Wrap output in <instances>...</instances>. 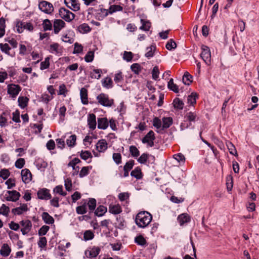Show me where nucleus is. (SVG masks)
I'll use <instances>...</instances> for the list:
<instances>
[{"instance_id":"473e14b6","label":"nucleus","mask_w":259,"mask_h":259,"mask_svg":"<svg viewBox=\"0 0 259 259\" xmlns=\"http://www.w3.org/2000/svg\"><path fill=\"white\" fill-rule=\"evenodd\" d=\"M107 211V208L103 205L99 206L95 210V213L98 217L102 216Z\"/></svg>"},{"instance_id":"6e6d98bb","label":"nucleus","mask_w":259,"mask_h":259,"mask_svg":"<svg viewBox=\"0 0 259 259\" xmlns=\"http://www.w3.org/2000/svg\"><path fill=\"white\" fill-rule=\"evenodd\" d=\"M177 47L176 42L172 39H170L166 45V48L168 50H171Z\"/></svg>"},{"instance_id":"9b49d317","label":"nucleus","mask_w":259,"mask_h":259,"mask_svg":"<svg viewBox=\"0 0 259 259\" xmlns=\"http://www.w3.org/2000/svg\"><path fill=\"white\" fill-rule=\"evenodd\" d=\"M37 197L40 199L49 200L51 198L49 190L42 188L39 190L37 193Z\"/></svg>"},{"instance_id":"603ef678","label":"nucleus","mask_w":259,"mask_h":259,"mask_svg":"<svg viewBox=\"0 0 259 259\" xmlns=\"http://www.w3.org/2000/svg\"><path fill=\"white\" fill-rule=\"evenodd\" d=\"M10 212V208L5 204H2L0 208V213L5 216H8Z\"/></svg>"},{"instance_id":"680f3d73","label":"nucleus","mask_w":259,"mask_h":259,"mask_svg":"<svg viewBox=\"0 0 259 259\" xmlns=\"http://www.w3.org/2000/svg\"><path fill=\"white\" fill-rule=\"evenodd\" d=\"M0 49L2 52H5L8 55H10L9 51L11 50V48L9 46L8 44H0Z\"/></svg>"},{"instance_id":"338daca9","label":"nucleus","mask_w":259,"mask_h":259,"mask_svg":"<svg viewBox=\"0 0 259 259\" xmlns=\"http://www.w3.org/2000/svg\"><path fill=\"white\" fill-rule=\"evenodd\" d=\"M47 240L45 237H41L38 242V245L39 247L43 248L47 245Z\"/></svg>"},{"instance_id":"bf43d9fd","label":"nucleus","mask_w":259,"mask_h":259,"mask_svg":"<svg viewBox=\"0 0 259 259\" xmlns=\"http://www.w3.org/2000/svg\"><path fill=\"white\" fill-rule=\"evenodd\" d=\"M135 242L140 245H144L146 243V240L142 235L136 237L135 238Z\"/></svg>"},{"instance_id":"a878e982","label":"nucleus","mask_w":259,"mask_h":259,"mask_svg":"<svg viewBox=\"0 0 259 259\" xmlns=\"http://www.w3.org/2000/svg\"><path fill=\"white\" fill-rule=\"evenodd\" d=\"M162 129L168 128L172 124V118L170 117H163L162 118Z\"/></svg>"},{"instance_id":"393cba45","label":"nucleus","mask_w":259,"mask_h":259,"mask_svg":"<svg viewBox=\"0 0 259 259\" xmlns=\"http://www.w3.org/2000/svg\"><path fill=\"white\" fill-rule=\"evenodd\" d=\"M192 76L187 71L184 73L183 77V82L186 85H190L192 82Z\"/></svg>"},{"instance_id":"2f4dec72","label":"nucleus","mask_w":259,"mask_h":259,"mask_svg":"<svg viewBox=\"0 0 259 259\" xmlns=\"http://www.w3.org/2000/svg\"><path fill=\"white\" fill-rule=\"evenodd\" d=\"M42 28L44 31L51 30L52 29V24L51 21L48 19H45L42 22Z\"/></svg>"},{"instance_id":"f704fd0d","label":"nucleus","mask_w":259,"mask_h":259,"mask_svg":"<svg viewBox=\"0 0 259 259\" xmlns=\"http://www.w3.org/2000/svg\"><path fill=\"white\" fill-rule=\"evenodd\" d=\"M123 8L121 6H120V5H111L109 10H108V13L110 14L114 13V12H117V11H121L122 10Z\"/></svg>"},{"instance_id":"ddd939ff","label":"nucleus","mask_w":259,"mask_h":259,"mask_svg":"<svg viewBox=\"0 0 259 259\" xmlns=\"http://www.w3.org/2000/svg\"><path fill=\"white\" fill-rule=\"evenodd\" d=\"M64 3L66 6L74 11L79 10V4L77 2L76 0H64Z\"/></svg>"},{"instance_id":"0eeeda50","label":"nucleus","mask_w":259,"mask_h":259,"mask_svg":"<svg viewBox=\"0 0 259 259\" xmlns=\"http://www.w3.org/2000/svg\"><path fill=\"white\" fill-rule=\"evenodd\" d=\"M92 13H95L96 18L99 20H102L109 14L108 10L103 8H100L98 10L92 8Z\"/></svg>"},{"instance_id":"5fc2aeb1","label":"nucleus","mask_w":259,"mask_h":259,"mask_svg":"<svg viewBox=\"0 0 259 259\" xmlns=\"http://www.w3.org/2000/svg\"><path fill=\"white\" fill-rule=\"evenodd\" d=\"M94 53L93 51H89L84 57V60L87 62H91L94 60Z\"/></svg>"},{"instance_id":"423d86ee","label":"nucleus","mask_w":259,"mask_h":259,"mask_svg":"<svg viewBox=\"0 0 259 259\" xmlns=\"http://www.w3.org/2000/svg\"><path fill=\"white\" fill-rule=\"evenodd\" d=\"M155 139V134L153 131H150L142 139V142L144 144H147L149 147L154 146V141Z\"/></svg>"},{"instance_id":"de8ad7c7","label":"nucleus","mask_w":259,"mask_h":259,"mask_svg":"<svg viewBox=\"0 0 259 259\" xmlns=\"http://www.w3.org/2000/svg\"><path fill=\"white\" fill-rule=\"evenodd\" d=\"M131 70L135 74H138L141 70V67L140 64L138 63H134L131 66Z\"/></svg>"},{"instance_id":"58836bf2","label":"nucleus","mask_w":259,"mask_h":259,"mask_svg":"<svg viewBox=\"0 0 259 259\" xmlns=\"http://www.w3.org/2000/svg\"><path fill=\"white\" fill-rule=\"evenodd\" d=\"M100 248L99 247H94L90 251L89 256L90 257H95L99 253Z\"/></svg>"},{"instance_id":"6ab92c4d","label":"nucleus","mask_w":259,"mask_h":259,"mask_svg":"<svg viewBox=\"0 0 259 259\" xmlns=\"http://www.w3.org/2000/svg\"><path fill=\"white\" fill-rule=\"evenodd\" d=\"M190 220V217L187 213H182L178 217V221L181 226H183L185 223L189 222Z\"/></svg>"},{"instance_id":"c9c22d12","label":"nucleus","mask_w":259,"mask_h":259,"mask_svg":"<svg viewBox=\"0 0 259 259\" xmlns=\"http://www.w3.org/2000/svg\"><path fill=\"white\" fill-rule=\"evenodd\" d=\"M113 81L111 78L106 77L103 81L102 84L104 87L107 89L111 88L113 87Z\"/></svg>"},{"instance_id":"774afa93","label":"nucleus","mask_w":259,"mask_h":259,"mask_svg":"<svg viewBox=\"0 0 259 259\" xmlns=\"http://www.w3.org/2000/svg\"><path fill=\"white\" fill-rule=\"evenodd\" d=\"M83 51L82 46L79 44L77 42L75 43L74 44V49L73 51V54H79L82 52Z\"/></svg>"},{"instance_id":"20e7f679","label":"nucleus","mask_w":259,"mask_h":259,"mask_svg":"<svg viewBox=\"0 0 259 259\" xmlns=\"http://www.w3.org/2000/svg\"><path fill=\"white\" fill-rule=\"evenodd\" d=\"M202 52L201 53V57L204 62L208 65H209L211 63V55L210 51L208 47L205 45L201 46Z\"/></svg>"},{"instance_id":"7c9ffc66","label":"nucleus","mask_w":259,"mask_h":259,"mask_svg":"<svg viewBox=\"0 0 259 259\" xmlns=\"http://www.w3.org/2000/svg\"><path fill=\"white\" fill-rule=\"evenodd\" d=\"M167 87L169 90L172 91L176 93H178L179 91L178 86L176 84L174 83L172 78H171L168 82Z\"/></svg>"},{"instance_id":"49530a36","label":"nucleus","mask_w":259,"mask_h":259,"mask_svg":"<svg viewBox=\"0 0 259 259\" xmlns=\"http://www.w3.org/2000/svg\"><path fill=\"white\" fill-rule=\"evenodd\" d=\"M123 80V75L121 71L115 74L114 80L116 83L121 82Z\"/></svg>"},{"instance_id":"9d476101","label":"nucleus","mask_w":259,"mask_h":259,"mask_svg":"<svg viewBox=\"0 0 259 259\" xmlns=\"http://www.w3.org/2000/svg\"><path fill=\"white\" fill-rule=\"evenodd\" d=\"M21 90V87L19 85L12 84L8 86V93L12 97H16Z\"/></svg>"},{"instance_id":"8fccbe9b","label":"nucleus","mask_w":259,"mask_h":259,"mask_svg":"<svg viewBox=\"0 0 259 259\" xmlns=\"http://www.w3.org/2000/svg\"><path fill=\"white\" fill-rule=\"evenodd\" d=\"M80 156L84 160H87L89 158H92V154L89 151H82L80 153Z\"/></svg>"},{"instance_id":"c756f323","label":"nucleus","mask_w":259,"mask_h":259,"mask_svg":"<svg viewBox=\"0 0 259 259\" xmlns=\"http://www.w3.org/2000/svg\"><path fill=\"white\" fill-rule=\"evenodd\" d=\"M141 22L142 24L140 29L146 31H149L151 27V23L148 21H146L143 19H141Z\"/></svg>"},{"instance_id":"39448f33","label":"nucleus","mask_w":259,"mask_h":259,"mask_svg":"<svg viewBox=\"0 0 259 259\" xmlns=\"http://www.w3.org/2000/svg\"><path fill=\"white\" fill-rule=\"evenodd\" d=\"M39 9L46 14H50L54 11L53 5L47 1H42L38 5Z\"/></svg>"},{"instance_id":"412c9836","label":"nucleus","mask_w":259,"mask_h":259,"mask_svg":"<svg viewBox=\"0 0 259 259\" xmlns=\"http://www.w3.org/2000/svg\"><path fill=\"white\" fill-rule=\"evenodd\" d=\"M11 251V249L8 244H4L0 250V254L4 257L8 256Z\"/></svg>"},{"instance_id":"69168bd1","label":"nucleus","mask_w":259,"mask_h":259,"mask_svg":"<svg viewBox=\"0 0 259 259\" xmlns=\"http://www.w3.org/2000/svg\"><path fill=\"white\" fill-rule=\"evenodd\" d=\"M159 71L158 67V66H156L154 67L152 71V78L154 80H157V78L159 77Z\"/></svg>"},{"instance_id":"a18cd8bd","label":"nucleus","mask_w":259,"mask_h":259,"mask_svg":"<svg viewBox=\"0 0 259 259\" xmlns=\"http://www.w3.org/2000/svg\"><path fill=\"white\" fill-rule=\"evenodd\" d=\"M76 140V137L75 135H71L69 138L67 140L66 143L69 147L74 146Z\"/></svg>"},{"instance_id":"aec40b11","label":"nucleus","mask_w":259,"mask_h":259,"mask_svg":"<svg viewBox=\"0 0 259 259\" xmlns=\"http://www.w3.org/2000/svg\"><path fill=\"white\" fill-rule=\"evenodd\" d=\"M108 126V121L106 118H99L98 119V128L105 130Z\"/></svg>"},{"instance_id":"e2e57ef3","label":"nucleus","mask_w":259,"mask_h":259,"mask_svg":"<svg viewBox=\"0 0 259 259\" xmlns=\"http://www.w3.org/2000/svg\"><path fill=\"white\" fill-rule=\"evenodd\" d=\"M134 160H129L125 163V164L123 166V170H127L130 171L133 168V166L134 165Z\"/></svg>"},{"instance_id":"37998d69","label":"nucleus","mask_w":259,"mask_h":259,"mask_svg":"<svg viewBox=\"0 0 259 259\" xmlns=\"http://www.w3.org/2000/svg\"><path fill=\"white\" fill-rule=\"evenodd\" d=\"M20 25H21V29H25L29 31H32L33 30V26L30 22L25 23L20 22Z\"/></svg>"},{"instance_id":"4c0bfd02","label":"nucleus","mask_w":259,"mask_h":259,"mask_svg":"<svg viewBox=\"0 0 259 259\" xmlns=\"http://www.w3.org/2000/svg\"><path fill=\"white\" fill-rule=\"evenodd\" d=\"M92 168V166H84L83 167L79 174V176L80 178H83L86 176H87L89 174L90 169H91Z\"/></svg>"},{"instance_id":"f3484780","label":"nucleus","mask_w":259,"mask_h":259,"mask_svg":"<svg viewBox=\"0 0 259 259\" xmlns=\"http://www.w3.org/2000/svg\"><path fill=\"white\" fill-rule=\"evenodd\" d=\"M88 122L90 128L92 130L96 128L97 122L96 120V115L92 113L89 115Z\"/></svg>"},{"instance_id":"0e129e2a","label":"nucleus","mask_w":259,"mask_h":259,"mask_svg":"<svg viewBox=\"0 0 259 259\" xmlns=\"http://www.w3.org/2000/svg\"><path fill=\"white\" fill-rule=\"evenodd\" d=\"M10 173L8 169H3L0 171V177L4 180H6L10 176Z\"/></svg>"},{"instance_id":"f03ea898","label":"nucleus","mask_w":259,"mask_h":259,"mask_svg":"<svg viewBox=\"0 0 259 259\" xmlns=\"http://www.w3.org/2000/svg\"><path fill=\"white\" fill-rule=\"evenodd\" d=\"M98 103L105 107H111L114 104L113 99H110L107 95L100 94L97 97Z\"/></svg>"},{"instance_id":"cd10ccee","label":"nucleus","mask_w":259,"mask_h":259,"mask_svg":"<svg viewBox=\"0 0 259 259\" xmlns=\"http://www.w3.org/2000/svg\"><path fill=\"white\" fill-rule=\"evenodd\" d=\"M77 30L80 33H87L91 30V28L88 24L86 23H83L78 27Z\"/></svg>"},{"instance_id":"3c124183","label":"nucleus","mask_w":259,"mask_h":259,"mask_svg":"<svg viewBox=\"0 0 259 259\" xmlns=\"http://www.w3.org/2000/svg\"><path fill=\"white\" fill-rule=\"evenodd\" d=\"M59 45L58 43H54L50 46V52L51 53H58Z\"/></svg>"},{"instance_id":"bb28decb","label":"nucleus","mask_w":259,"mask_h":259,"mask_svg":"<svg viewBox=\"0 0 259 259\" xmlns=\"http://www.w3.org/2000/svg\"><path fill=\"white\" fill-rule=\"evenodd\" d=\"M131 175L138 180L142 179V173L141 172V169L139 167H136L132 171Z\"/></svg>"},{"instance_id":"72a5a7b5","label":"nucleus","mask_w":259,"mask_h":259,"mask_svg":"<svg viewBox=\"0 0 259 259\" xmlns=\"http://www.w3.org/2000/svg\"><path fill=\"white\" fill-rule=\"evenodd\" d=\"M226 145L231 154L235 156L237 155L236 149L234 145L231 142H228L226 143Z\"/></svg>"},{"instance_id":"4468645a","label":"nucleus","mask_w":259,"mask_h":259,"mask_svg":"<svg viewBox=\"0 0 259 259\" xmlns=\"http://www.w3.org/2000/svg\"><path fill=\"white\" fill-rule=\"evenodd\" d=\"M21 177L22 181L26 184L28 183L32 179V175L28 169H24L21 170Z\"/></svg>"},{"instance_id":"052dcab7","label":"nucleus","mask_w":259,"mask_h":259,"mask_svg":"<svg viewBox=\"0 0 259 259\" xmlns=\"http://www.w3.org/2000/svg\"><path fill=\"white\" fill-rule=\"evenodd\" d=\"M88 205L91 210H94L96 207V200L94 198H90L88 203Z\"/></svg>"},{"instance_id":"f257e3e1","label":"nucleus","mask_w":259,"mask_h":259,"mask_svg":"<svg viewBox=\"0 0 259 259\" xmlns=\"http://www.w3.org/2000/svg\"><path fill=\"white\" fill-rule=\"evenodd\" d=\"M152 219V215L147 211H141L139 212L135 219V222L137 225L140 228L147 227Z\"/></svg>"},{"instance_id":"7ed1b4c3","label":"nucleus","mask_w":259,"mask_h":259,"mask_svg":"<svg viewBox=\"0 0 259 259\" xmlns=\"http://www.w3.org/2000/svg\"><path fill=\"white\" fill-rule=\"evenodd\" d=\"M59 13L60 17L67 22L72 21L75 17L73 13L64 8L59 9Z\"/></svg>"},{"instance_id":"13d9d810","label":"nucleus","mask_w":259,"mask_h":259,"mask_svg":"<svg viewBox=\"0 0 259 259\" xmlns=\"http://www.w3.org/2000/svg\"><path fill=\"white\" fill-rule=\"evenodd\" d=\"M149 156V154L147 153H143L138 159V161L141 164H144L147 161Z\"/></svg>"},{"instance_id":"dca6fc26","label":"nucleus","mask_w":259,"mask_h":259,"mask_svg":"<svg viewBox=\"0 0 259 259\" xmlns=\"http://www.w3.org/2000/svg\"><path fill=\"white\" fill-rule=\"evenodd\" d=\"M184 119L186 121H189L192 123V122H195L199 119L197 114L192 111L187 112L184 116Z\"/></svg>"},{"instance_id":"4d7b16f0","label":"nucleus","mask_w":259,"mask_h":259,"mask_svg":"<svg viewBox=\"0 0 259 259\" xmlns=\"http://www.w3.org/2000/svg\"><path fill=\"white\" fill-rule=\"evenodd\" d=\"M113 159L117 164L121 163V155L119 153H114L113 154Z\"/></svg>"},{"instance_id":"2eb2a0df","label":"nucleus","mask_w":259,"mask_h":259,"mask_svg":"<svg viewBox=\"0 0 259 259\" xmlns=\"http://www.w3.org/2000/svg\"><path fill=\"white\" fill-rule=\"evenodd\" d=\"M96 149L100 152H104L107 149V143L106 140H99L96 144Z\"/></svg>"},{"instance_id":"5701e85b","label":"nucleus","mask_w":259,"mask_h":259,"mask_svg":"<svg viewBox=\"0 0 259 259\" xmlns=\"http://www.w3.org/2000/svg\"><path fill=\"white\" fill-rule=\"evenodd\" d=\"M109 211L110 213L114 214H119L121 211V207L119 204L110 205L109 208Z\"/></svg>"},{"instance_id":"09e8293b","label":"nucleus","mask_w":259,"mask_h":259,"mask_svg":"<svg viewBox=\"0 0 259 259\" xmlns=\"http://www.w3.org/2000/svg\"><path fill=\"white\" fill-rule=\"evenodd\" d=\"M94 234L91 230H87L84 233L83 238L85 240H91L94 238Z\"/></svg>"},{"instance_id":"c85d7f7f","label":"nucleus","mask_w":259,"mask_h":259,"mask_svg":"<svg viewBox=\"0 0 259 259\" xmlns=\"http://www.w3.org/2000/svg\"><path fill=\"white\" fill-rule=\"evenodd\" d=\"M198 98V95L196 93H192L187 97V103L190 105L193 106L196 104V99Z\"/></svg>"},{"instance_id":"1a4fd4ad","label":"nucleus","mask_w":259,"mask_h":259,"mask_svg":"<svg viewBox=\"0 0 259 259\" xmlns=\"http://www.w3.org/2000/svg\"><path fill=\"white\" fill-rule=\"evenodd\" d=\"M20 225L22 227L21 231L23 235L27 234L31 229L32 223L28 220H22L20 222Z\"/></svg>"},{"instance_id":"f8f14e48","label":"nucleus","mask_w":259,"mask_h":259,"mask_svg":"<svg viewBox=\"0 0 259 259\" xmlns=\"http://www.w3.org/2000/svg\"><path fill=\"white\" fill-rule=\"evenodd\" d=\"M65 23L61 19H55L53 23L54 31L58 34L60 31L65 27Z\"/></svg>"},{"instance_id":"6e6552de","label":"nucleus","mask_w":259,"mask_h":259,"mask_svg":"<svg viewBox=\"0 0 259 259\" xmlns=\"http://www.w3.org/2000/svg\"><path fill=\"white\" fill-rule=\"evenodd\" d=\"M20 196V193L16 190L8 191L6 194V199L7 201L16 202L19 199Z\"/></svg>"},{"instance_id":"ea45409f","label":"nucleus","mask_w":259,"mask_h":259,"mask_svg":"<svg viewBox=\"0 0 259 259\" xmlns=\"http://www.w3.org/2000/svg\"><path fill=\"white\" fill-rule=\"evenodd\" d=\"M173 104L175 108L182 109L183 108L184 103L179 98H176L174 99Z\"/></svg>"},{"instance_id":"c03bdc74","label":"nucleus","mask_w":259,"mask_h":259,"mask_svg":"<svg viewBox=\"0 0 259 259\" xmlns=\"http://www.w3.org/2000/svg\"><path fill=\"white\" fill-rule=\"evenodd\" d=\"M50 229V227L46 225L42 226L38 230V234L39 236L45 235Z\"/></svg>"},{"instance_id":"e433bc0d","label":"nucleus","mask_w":259,"mask_h":259,"mask_svg":"<svg viewBox=\"0 0 259 259\" xmlns=\"http://www.w3.org/2000/svg\"><path fill=\"white\" fill-rule=\"evenodd\" d=\"M130 152L131 155L134 157H137L140 155L139 150L135 146H131L130 147Z\"/></svg>"},{"instance_id":"a19ab883","label":"nucleus","mask_w":259,"mask_h":259,"mask_svg":"<svg viewBox=\"0 0 259 259\" xmlns=\"http://www.w3.org/2000/svg\"><path fill=\"white\" fill-rule=\"evenodd\" d=\"M86 202H84L82 205L77 206L76 208V212L78 214H83L87 212Z\"/></svg>"},{"instance_id":"4be33fe9","label":"nucleus","mask_w":259,"mask_h":259,"mask_svg":"<svg viewBox=\"0 0 259 259\" xmlns=\"http://www.w3.org/2000/svg\"><path fill=\"white\" fill-rule=\"evenodd\" d=\"M41 217L43 221L46 224H53L54 223V218L47 212H44L42 213Z\"/></svg>"},{"instance_id":"a211bd4d","label":"nucleus","mask_w":259,"mask_h":259,"mask_svg":"<svg viewBox=\"0 0 259 259\" xmlns=\"http://www.w3.org/2000/svg\"><path fill=\"white\" fill-rule=\"evenodd\" d=\"M80 96L81 103L83 105H87L89 103L88 90L84 88H82L81 89L80 91Z\"/></svg>"},{"instance_id":"864d4df0","label":"nucleus","mask_w":259,"mask_h":259,"mask_svg":"<svg viewBox=\"0 0 259 259\" xmlns=\"http://www.w3.org/2000/svg\"><path fill=\"white\" fill-rule=\"evenodd\" d=\"M50 58L47 57L45 60L41 62L40 68L41 70H44L49 67L50 66Z\"/></svg>"},{"instance_id":"79ce46f5","label":"nucleus","mask_w":259,"mask_h":259,"mask_svg":"<svg viewBox=\"0 0 259 259\" xmlns=\"http://www.w3.org/2000/svg\"><path fill=\"white\" fill-rule=\"evenodd\" d=\"M101 72L102 70L101 69H94L93 72L91 73V77L98 79L101 77Z\"/></svg>"},{"instance_id":"b1692460","label":"nucleus","mask_w":259,"mask_h":259,"mask_svg":"<svg viewBox=\"0 0 259 259\" xmlns=\"http://www.w3.org/2000/svg\"><path fill=\"white\" fill-rule=\"evenodd\" d=\"M29 99L26 97L20 96L18 99L19 106L22 109L25 108L28 104Z\"/></svg>"}]
</instances>
